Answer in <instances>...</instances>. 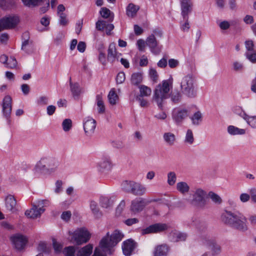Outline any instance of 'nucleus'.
I'll return each mask as SVG.
<instances>
[{
	"mask_svg": "<svg viewBox=\"0 0 256 256\" xmlns=\"http://www.w3.org/2000/svg\"><path fill=\"white\" fill-rule=\"evenodd\" d=\"M123 237V234L118 230H114L110 236L108 232L100 240V248L95 249L92 256H106L107 254H112V248L116 245Z\"/></svg>",
	"mask_w": 256,
	"mask_h": 256,
	"instance_id": "obj_1",
	"label": "nucleus"
},
{
	"mask_svg": "<svg viewBox=\"0 0 256 256\" xmlns=\"http://www.w3.org/2000/svg\"><path fill=\"white\" fill-rule=\"evenodd\" d=\"M222 222L239 230L246 231L248 230L247 218L239 212H232L226 211L222 216Z\"/></svg>",
	"mask_w": 256,
	"mask_h": 256,
	"instance_id": "obj_2",
	"label": "nucleus"
},
{
	"mask_svg": "<svg viewBox=\"0 0 256 256\" xmlns=\"http://www.w3.org/2000/svg\"><path fill=\"white\" fill-rule=\"evenodd\" d=\"M180 88L182 94L187 98H194L198 96L196 78L192 74H188L182 78Z\"/></svg>",
	"mask_w": 256,
	"mask_h": 256,
	"instance_id": "obj_3",
	"label": "nucleus"
},
{
	"mask_svg": "<svg viewBox=\"0 0 256 256\" xmlns=\"http://www.w3.org/2000/svg\"><path fill=\"white\" fill-rule=\"evenodd\" d=\"M170 86V82L168 80H164L162 84H160L156 86L154 90L153 101L161 110H163L166 100L168 98Z\"/></svg>",
	"mask_w": 256,
	"mask_h": 256,
	"instance_id": "obj_4",
	"label": "nucleus"
},
{
	"mask_svg": "<svg viewBox=\"0 0 256 256\" xmlns=\"http://www.w3.org/2000/svg\"><path fill=\"white\" fill-rule=\"evenodd\" d=\"M50 202L48 199L38 200L32 204V208L25 212V215L28 218L36 219L40 218L48 206Z\"/></svg>",
	"mask_w": 256,
	"mask_h": 256,
	"instance_id": "obj_5",
	"label": "nucleus"
},
{
	"mask_svg": "<svg viewBox=\"0 0 256 256\" xmlns=\"http://www.w3.org/2000/svg\"><path fill=\"white\" fill-rule=\"evenodd\" d=\"M152 202H160V204L168 205V201L164 198L146 200L142 198H137L132 201L130 210L134 214L142 212L146 205Z\"/></svg>",
	"mask_w": 256,
	"mask_h": 256,
	"instance_id": "obj_6",
	"label": "nucleus"
},
{
	"mask_svg": "<svg viewBox=\"0 0 256 256\" xmlns=\"http://www.w3.org/2000/svg\"><path fill=\"white\" fill-rule=\"evenodd\" d=\"M68 234L72 236L70 241L77 245L87 242L90 238V234L86 228H78L74 231H68Z\"/></svg>",
	"mask_w": 256,
	"mask_h": 256,
	"instance_id": "obj_7",
	"label": "nucleus"
},
{
	"mask_svg": "<svg viewBox=\"0 0 256 256\" xmlns=\"http://www.w3.org/2000/svg\"><path fill=\"white\" fill-rule=\"evenodd\" d=\"M192 198L186 199V201L192 205L202 207L206 204V192L201 188H196L192 191Z\"/></svg>",
	"mask_w": 256,
	"mask_h": 256,
	"instance_id": "obj_8",
	"label": "nucleus"
},
{
	"mask_svg": "<svg viewBox=\"0 0 256 256\" xmlns=\"http://www.w3.org/2000/svg\"><path fill=\"white\" fill-rule=\"evenodd\" d=\"M162 31L158 30H154L152 33L150 35L146 38V44L150 48V51L154 54H158L162 48V46L158 45V42L156 40V36L162 37Z\"/></svg>",
	"mask_w": 256,
	"mask_h": 256,
	"instance_id": "obj_9",
	"label": "nucleus"
},
{
	"mask_svg": "<svg viewBox=\"0 0 256 256\" xmlns=\"http://www.w3.org/2000/svg\"><path fill=\"white\" fill-rule=\"evenodd\" d=\"M20 18L16 16H6L0 20V32L4 29L14 28L19 22Z\"/></svg>",
	"mask_w": 256,
	"mask_h": 256,
	"instance_id": "obj_10",
	"label": "nucleus"
},
{
	"mask_svg": "<svg viewBox=\"0 0 256 256\" xmlns=\"http://www.w3.org/2000/svg\"><path fill=\"white\" fill-rule=\"evenodd\" d=\"M188 116V111L186 108H176L172 112V119L178 125L180 124Z\"/></svg>",
	"mask_w": 256,
	"mask_h": 256,
	"instance_id": "obj_11",
	"label": "nucleus"
},
{
	"mask_svg": "<svg viewBox=\"0 0 256 256\" xmlns=\"http://www.w3.org/2000/svg\"><path fill=\"white\" fill-rule=\"evenodd\" d=\"M96 121L90 116L86 118L83 120V127L86 135L92 136L96 128Z\"/></svg>",
	"mask_w": 256,
	"mask_h": 256,
	"instance_id": "obj_12",
	"label": "nucleus"
},
{
	"mask_svg": "<svg viewBox=\"0 0 256 256\" xmlns=\"http://www.w3.org/2000/svg\"><path fill=\"white\" fill-rule=\"evenodd\" d=\"M190 224L194 226L196 229L198 233L201 235L202 236L204 237L206 239L207 238V231H208V226L207 224L204 221H201L198 220L193 218L190 222Z\"/></svg>",
	"mask_w": 256,
	"mask_h": 256,
	"instance_id": "obj_13",
	"label": "nucleus"
},
{
	"mask_svg": "<svg viewBox=\"0 0 256 256\" xmlns=\"http://www.w3.org/2000/svg\"><path fill=\"white\" fill-rule=\"evenodd\" d=\"M2 106L3 116L7 120H8L10 117L12 109V98L10 96H4Z\"/></svg>",
	"mask_w": 256,
	"mask_h": 256,
	"instance_id": "obj_14",
	"label": "nucleus"
},
{
	"mask_svg": "<svg viewBox=\"0 0 256 256\" xmlns=\"http://www.w3.org/2000/svg\"><path fill=\"white\" fill-rule=\"evenodd\" d=\"M168 228V226L165 224L157 223L152 224L146 228L142 230V234H148L160 232L166 230Z\"/></svg>",
	"mask_w": 256,
	"mask_h": 256,
	"instance_id": "obj_15",
	"label": "nucleus"
},
{
	"mask_svg": "<svg viewBox=\"0 0 256 256\" xmlns=\"http://www.w3.org/2000/svg\"><path fill=\"white\" fill-rule=\"evenodd\" d=\"M11 240L16 248L18 250L22 249L28 242L26 236L22 234H16L12 236Z\"/></svg>",
	"mask_w": 256,
	"mask_h": 256,
	"instance_id": "obj_16",
	"label": "nucleus"
},
{
	"mask_svg": "<svg viewBox=\"0 0 256 256\" xmlns=\"http://www.w3.org/2000/svg\"><path fill=\"white\" fill-rule=\"evenodd\" d=\"M5 206L7 210L14 213L18 210L16 201L12 195H8L5 198Z\"/></svg>",
	"mask_w": 256,
	"mask_h": 256,
	"instance_id": "obj_17",
	"label": "nucleus"
},
{
	"mask_svg": "<svg viewBox=\"0 0 256 256\" xmlns=\"http://www.w3.org/2000/svg\"><path fill=\"white\" fill-rule=\"evenodd\" d=\"M136 247V243L132 240L130 239L123 242L122 249L124 254L126 256H130Z\"/></svg>",
	"mask_w": 256,
	"mask_h": 256,
	"instance_id": "obj_18",
	"label": "nucleus"
},
{
	"mask_svg": "<svg viewBox=\"0 0 256 256\" xmlns=\"http://www.w3.org/2000/svg\"><path fill=\"white\" fill-rule=\"evenodd\" d=\"M112 165L109 158H104L98 163V170L101 172H108L111 170Z\"/></svg>",
	"mask_w": 256,
	"mask_h": 256,
	"instance_id": "obj_19",
	"label": "nucleus"
},
{
	"mask_svg": "<svg viewBox=\"0 0 256 256\" xmlns=\"http://www.w3.org/2000/svg\"><path fill=\"white\" fill-rule=\"evenodd\" d=\"M121 54L116 52L114 44H110L108 52V60L113 62L116 60H118Z\"/></svg>",
	"mask_w": 256,
	"mask_h": 256,
	"instance_id": "obj_20",
	"label": "nucleus"
},
{
	"mask_svg": "<svg viewBox=\"0 0 256 256\" xmlns=\"http://www.w3.org/2000/svg\"><path fill=\"white\" fill-rule=\"evenodd\" d=\"M182 14L184 18H187L188 14L191 11L192 2L191 0H181Z\"/></svg>",
	"mask_w": 256,
	"mask_h": 256,
	"instance_id": "obj_21",
	"label": "nucleus"
},
{
	"mask_svg": "<svg viewBox=\"0 0 256 256\" xmlns=\"http://www.w3.org/2000/svg\"><path fill=\"white\" fill-rule=\"evenodd\" d=\"M47 171L54 172L58 166V162L52 158H42Z\"/></svg>",
	"mask_w": 256,
	"mask_h": 256,
	"instance_id": "obj_22",
	"label": "nucleus"
},
{
	"mask_svg": "<svg viewBox=\"0 0 256 256\" xmlns=\"http://www.w3.org/2000/svg\"><path fill=\"white\" fill-rule=\"evenodd\" d=\"M115 200L114 196H102L100 198V204L102 208H110L113 206Z\"/></svg>",
	"mask_w": 256,
	"mask_h": 256,
	"instance_id": "obj_23",
	"label": "nucleus"
},
{
	"mask_svg": "<svg viewBox=\"0 0 256 256\" xmlns=\"http://www.w3.org/2000/svg\"><path fill=\"white\" fill-rule=\"evenodd\" d=\"M146 192V187L140 182H134L132 194L135 196H141Z\"/></svg>",
	"mask_w": 256,
	"mask_h": 256,
	"instance_id": "obj_24",
	"label": "nucleus"
},
{
	"mask_svg": "<svg viewBox=\"0 0 256 256\" xmlns=\"http://www.w3.org/2000/svg\"><path fill=\"white\" fill-rule=\"evenodd\" d=\"M164 142L169 146L174 145L176 142V136L172 132H166L162 135Z\"/></svg>",
	"mask_w": 256,
	"mask_h": 256,
	"instance_id": "obj_25",
	"label": "nucleus"
},
{
	"mask_svg": "<svg viewBox=\"0 0 256 256\" xmlns=\"http://www.w3.org/2000/svg\"><path fill=\"white\" fill-rule=\"evenodd\" d=\"M139 10L140 6H138L136 5L133 3H130L126 6V14L129 18H134L136 16Z\"/></svg>",
	"mask_w": 256,
	"mask_h": 256,
	"instance_id": "obj_26",
	"label": "nucleus"
},
{
	"mask_svg": "<svg viewBox=\"0 0 256 256\" xmlns=\"http://www.w3.org/2000/svg\"><path fill=\"white\" fill-rule=\"evenodd\" d=\"M190 118L194 126H198L202 122L203 114L200 111L198 110L195 112Z\"/></svg>",
	"mask_w": 256,
	"mask_h": 256,
	"instance_id": "obj_27",
	"label": "nucleus"
},
{
	"mask_svg": "<svg viewBox=\"0 0 256 256\" xmlns=\"http://www.w3.org/2000/svg\"><path fill=\"white\" fill-rule=\"evenodd\" d=\"M168 252V247L166 244L156 246L154 252V256H166Z\"/></svg>",
	"mask_w": 256,
	"mask_h": 256,
	"instance_id": "obj_28",
	"label": "nucleus"
},
{
	"mask_svg": "<svg viewBox=\"0 0 256 256\" xmlns=\"http://www.w3.org/2000/svg\"><path fill=\"white\" fill-rule=\"evenodd\" d=\"M194 142V138L193 132L190 129L186 130L184 139V142L186 146H192Z\"/></svg>",
	"mask_w": 256,
	"mask_h": 256,
	"instance_id": "obj_29",
	"label": "nucleus"
},
{
	"mask_svg": "<svg viewBox=\"0 0 256 256\" xmlns=\"http://www.w3.org/2000/svg\"><path fill=\"white\" fill-rule=\"evenodd\" d=\"M46 171L47 170L46 168L45 164L44 163L43 159L41 158L40 160L36 163L34 168V173L35 174L38 175Z\"/></svg>",
	"mask_w": 256,
	"mask_h": 256,
	"instance_id": "obj_30",
	"label": "nucleus"
},
{
	"mask_svg": "<svg viewBox=\"0 0 256 256\" xmlns=\"http://www.w3.org/2000/svg\"><path fill=\"white\" fill-rule=\"evenodd\" d=\"M228 132L232 136L242 135L246 134V130L234 126H229L228 127Z\"/></svg>",
	"mask_w": 256,
	"mask_h": 256,
	"instance_id": "obj_31",
	"label": "nucleus"
},
{
	"mask_svg": "<svg viewBox=\"0 0 256 256\" xmlns=\"http://www.w3.org/2000/svg\"><path fill=\"white\" fill-rule=\"evenodd\" d=\"M96 104L98 113L104 114L106 108L102 94H98L96 96Z\"/></svg>",
	"mask_w": 256,
	"mask_h": 256,
	"instance_id": "obj_32",
	"label": "nucleus"
},
{
	"mask_svg": "<svg viewBox=\"0 0 256 256\" xmlns=\"http://www.w3.org/2000/svg\"><path fill=\"white\" fill-rule=\"evenodd\" d=\"M92 246L88 244L80 248L77 252V256H89L92 253Z\"/></svg>",
	"mask_w": 256,
	"mask_h": 256,
	"instance_id": "obj_33",
	"label": "nucleus"
},
{
	"mask_svg": "<svg viewBox=\"0 0 256 256\" xmlns=\"http://www.w3.org/2000/svg\"><path fill=\"white\" fill-rule=\"evenodd\" d=\"M176 188L180 193L185 194L189 192L190 188L186 182H180L176 184Z\"/></svg>",
	"mask_w": 256,
	"mask_h": 256,
	"instance_id": "obj_34",
	"label": "nucleus"
},
{
	"mask_svg": "<svg viewBox=\"0 0 256 256\" xmlns=\"http://www.w3.org/2000/svg\"><path fill=\"white\" fill-rule=\"evenodd\" d=\"M142 80V74L140 72H134L131 76V82L134 85L139 84Z\"/></svg>",
	"mask_w": 256,
	"mask_h": 256,
	"instance_id": "obj_35",
	"label": "nucleus"
},
{
	"mask_svg": "<svg viewBox=\"0 0 256 256\" xmlns=\"http://www.w3.org/2000/svg\"><path fill=\"white\" fill-rule=\"evenodd\" d=\"M134 183V181L132 180H125L123 182L122 184V190L132 194Z\"/></svg>",
	"mask_w": 256,
	"mask_h": 256,
	"instance_id": "obj_36",
	"label": "nucleus"
},
{
	"mask_svg": "<svg viewBox=\"0 0 256 256\" xmlns=\"http://www.w3.org/2000/svg\"><path fill=\"white\" fill-rule=\"evenodd\" d=\"M90 208L96 217L99 218L102 216V212L100 210L98 204L94 200L90 201Z\"/></svg>",
	"mask_w": 256,
	"mask_h": 256,
	"instance_id": "obj_37",
	"label": "nucleus"
},
{
	"mask_svg": "<svg viewBox=\"0 0 256 256\" xmlns=\"http://www.w3.org/2000/svg\"><path fill=\"white\" fill-rule=\"evenodd\" d=\"M108 97V102L112 105L116 104L118 98V96L114 88H112L110 90Z\"/></svg>",
	"mask_w": 256,
	"mask_h": 256,
	"instance_id": "obj_38",
	"label": "nucleus"
},
{
	"mask_svg": "<svg viewBox=\"0 0 256 256\" xmlns=\"http://www.w3.org/2000/svg\"><path fill=\"white\" fill-rule=\"evenodd\" d=\"M140 94L138 96H150L152 93L151 89L147 86L142 85L140 87Z\"/></svg>",
	"mask_w": 256,
	"mask_h": 256,
	"instance_id": "obj_39",
	"label": "nucleus"
},
{
	"mask_svg": "<svg viewBox=\"0 0 256 256\" xmlns=\"http://www.w3.org/2000/svg\"><path fill=\"white\" fill-rule=\"evenodd\" d=\"M15 3V0H0V7L6 9L13 6Z\"/></svg>",
	"mask_w": 256,
	"mask_h": 256,
	"instance_id": "obj_40",
	"label": "nucleus"
},
{
	"mask_svg": "<svg viewBox=\"0 0 256 256\" xmlns=\"http://www.w3.org/2000/svg\"><path fill=\"white\" fill-rule=\"evenodd\" d=\"M170 98L174 103H178L180 101L182 94L178 90H175L171 92Z\"/></svg>",
	"mask_w": 256,
	"mask_h": 256,
	"instance_id": "obj_41",
	"label": "nucleus"
},
{
	"mask_svg": "<svg viewBox=\"0 0 256 256\" xmlns=\"http://www.w3.org/2000/svg\"><path fill=\"white\" fill-rule=\"evenodd\" d=\"M244 120L250 127L256 128V116H250L247 114Z\"/></svg>",
	"mask_w": 256,
	"mask_h": 256,
	"instance_id": "obj_42",
	"label": "nucleus"
},
{
	"mask_svg": "<svg viewBox=\"0 0 256 256\" xmlns=\"http://www.w3.org/2000/svg\"><path fill=\"white\" fill-rule=\"evenodd\" d=\"M50 247L44 242H40L38 246V250L40 252L48 254L50 251Z\"/></svg>",
	"mask_w": 256,
	"mask_h": 256,
	"instance_id": "obj_43",
	"label": "nucleus"
},
{
	"mask_svg": "<svg viewBox=\"0 0 256 256\" xmlns=\"http://www.w3.org/2000/svg\"><path fill=\"white\" fill-rule=\"evenodd\" d=\"M176 180V176L174 172H170L168 173V180L167 182L168 185L172 186H174Z\"/></svg>",
	"mask_w": 256,
	"mask_h": 256,
	"instance_id": "obj_44",
	"label": "nucleus"
},
{
	"mask_svg": "<svg viewBox=\"0 0 256 256\" xmlns=\"http://www.w3.org/2000/svg\"><path fill=\"white\" fill-rule=\"evenodd\" d=\"M24 4L28 7H34L38 6L42 0H22Z\"/></svg>",
	"mask_w": 256,
	"mask_h": 256,
	"instance_id": "obj_45",
	"label": "nucleus"
},
{
	"mask_svg": "<svg viewBox=\"0 0 256 256\" xmlns=\"http://www.w3.org/2000/svg\"><path fill=\"white\" fill-rule=\"evenodd\" d=\"M62 127L64 132H68L72 127V120L69 118L64 120L62 122Z\"/></svg>",
	"mask_w": 256,
	"mask_h": 256,
	"instance_id": "obj_46",
	"label": "nucleus"
},
{
	"mask_svg": "<svg viewBox=\"0 0 256 256\" xmlns=\"http://www.w3.org/2000/svg\"><path fill=\"white\" fill-rule=\"evenodd\" d=\"M233 112L236 114L240 116L243 119L245 118L247 114L243 110L242 107L240 106H236L233 108Z\"/></svg>",
	"mask_w": 256,
	"mask_h": 256,
	"instance_id": "obj_47",
	"label": "nucleus"
},
{
	"mask_svg": "<svg viewBox=\"0 0 256 256\" xmlns=\"http://www.w3.org/2000/svg\"><path fill=\"white\" fill-rule=\"evenodd\" d=\"M75 252L76 249L74 246L66 247L63 250V253L66 256H74Z\"/></svg>",
	"mask_w": 256,
	"mask_h": 256,
	"instance_id": "obj_48",
	"label": "nucleus"
},
{
	"mask_svg": "<svg viewBox=\"0 0 256 256\" xmlns=\"http://www.w3.org/2000/svg\"><path fill=\"white\" fill-rule=\"evenodd\" d=\"M71 92L74 96H78L80 94V88L77 84H70Z\"/></svg>",
	"mask_w": 256,
	"mask_h": 256,
	"instance_id": "obj_49",
	"label": "nucleus"
},
{
	"mask_svg": "<svg viewBox=\"0 0 256 256\" xmlns=\"http://www.w3.org/2000/svg\"><path fill=\"white\" fill-rule=\"evenodd\" d=\"M48 97L47 96H40L36 100V103L39 106H44L48 104Z\"/></svg>",
	"mask_w": 256,
	"mask_h": 256,
	"instance_id": "obj_50",
	"label": "nucleus"
},
{
	"mask_svg": "<svg viewBox=\"0 0 256 256\" xmlns=\"http://www.w3.org/2000/svg\"><path fill=\"white\" fill-rule=\"evenodd\" d=\"M149 76L151 80L154 82H158V76L156 70L155 69L153 68H150V69Z\"/></svg>",
	"mask_w": 256,
	"mask_h": 256,
	"instance_id": "obj_51",
	"label": "nucleus"
},
{
	"mask_svg": "<svg viewBox=\"0 0 256 256\" xmlns=\"http://www.w3.org/2000/svg\"><path fill=\"white\" fill-rule=\"evenodd\" d=\"M246 58L252 62H256V52L255 51L246 52Z\"/></svg>",
	"mask_w": 256,
	"mask_h": 256,
	"instance_id": "obj_52",
	"label": "nucleus"
},
{
	"mask_svg": "<svg viewBox=\"0 0 256 256\" xmlns=\"http://www.w3.org/2000/svg\"><path fill=\"white\" fill-rule=\"evenodd\" d=\"M209 196L212 200L216 204H220L222 202V199L217 194L213 192H210L209 193Z\"/></svg>",
	"mask_w": 256,
	"mask_h": 256,
	"instance_id": "obj_53",
	"label": "nucleus"
},
{
	"mask_svg": "<svg viewBox=\"0 0 256 256\" xmlns=\"http://www.w3.org/2000/svg\"><path fill=\"white\" fill-rule=\"evenodd\" d=\"M100 13L101 16L104 18H108L110 16L111 12L110 10L105 7L101 8Z\"/></svg>",
	"mask_w": 256,
	"mask_h": 256,
	"instance_id": "obj_54",
	"label": "nucleus"
},
{
	"mask_svg": "<svg viewBox=\"0 0 256 256\" xmlns=\"http://www.w3.org/2000/svg\"><path fill=\"white\" fill-rule=\"evenodd\" d=\"M63 182L60 180H57L55 183L56 188H54V192L58 194L62 192Z\"/></svg>",
	"mask_w": 256,
	"mask_h": 256,
	"instance_id": "obj_55",
	"label": "nucleus"
},
{
	"mask_svg": "<svg viewBox=\"0 0 256 256\" xmlns=\"http://www.w3.org/2000/svg\"><path fill=\"white\" fill-rule=\"evenodd\" d=\"M17 65V62L16 59L12 56H10L8 58L7 62V67L8 68H12L16 67Z\"/></svg>",
	"mask_w": 256,
	"mask_h": 256,
	"instance_id": "obj_56",
	"label": "nucleus"
},
{
	"mask_svg": "<svg viewBox=\"0 0 256 256\" xmlns=\"http://www.w3.org/2000/svg\"><path fill=\"white\" fill-rule=\"evenodd\" d=\"M59 22L60 25L65 26L68 24V20L66 18V16L64 13H60L58 15Z\"/></svg>",
	"mask_w": 256,
	"mask_h": 256,
	"instance_id": "obj_57",
	"label": "nucleus"
},
{
	"mask_svg": "<svg viewBox=\"0 0 256 256\" xmlns=\"http://www.w3.org/2000/svg\"><path fill=\"white\" fill-rule=\"evenodd\" d=\"M126 80L125 74L122 72H120L116 76V82L118 84H122Z\"/></svg>",
	"mask_w": 256,
	"mask_h": 256,
	"instance_id": "obj_58",
	"label": "nucleus"
},
{
	"mask_svg": "<svg viewBox=\"0 0 256 256\" xmlns=\"http://www.w3.org/2000/svg\"><path fill=\"white\" fill-rule=\"evenodd\" d=\"M126 202L124 200H122L116 208V214L118 216L120 215L124 210Z\"/></svg>",
	"mask_w": 256,
	"mask_h": 256,
	"instance_id": "obj_59",
	"label": "nucleus"
},
{
	"mask_svg": "<svg viewBox=\"0 0 256 256\" xmlns=\"http://www.w3.org/2000/svg\"><path fill=\"white\" fill-rule=\"evenodd\" d=\"M174 234L177 241H184L187 238V234L185 233L176 232Z\"/></svg>",
	"mask_w": 256,
	"mask_h": 256,
	"instance_id": "obj_60",
	"label": "nucleus"
},
{
	"mask_svg": "<svg viewBox=\"0 0 256 256\" xmlns=\"http://www.w3.org/2000/svg\"><path fill=\"white\" fill-rule=\"evenodd\" d=\"M96 28L98 30H102L106 26V21L98 20L96 24Z\"/></svg>",
	"mask_w": 256,
	"mask_h": 256,
	"instance_id": "obj_61",
	"label": "nucleus"
},
{
	"mask_svg": "<svg viewBox=\"0 0 256 256\" xmlns=\"http://www.w3.org/2000/svg\"><path fill=\"white\" fill-rule=\"evenodd\" d=\"M72 216V213L70 211H66L62 212L61 215V218L66 222H68Z\"/></svg>",
	"mask_w": 256,
	"mask_h": 256,
	"instance_id": "obj_62",
	"label": "nucleus"
},
{
	"mask_svg": "<svg viewBox=\"0 0 256 256\" xmlns=\"http://www.w3.org/2000/svg\"><path fill=\"white\" fill-rule=\"evenodd\" d=\"M168 64L170 68H173L177 67L178 66L179 62L177 60L170 58L168 60Z\"/></svg>",
	"mask_w": 256,
	"mask_h": 256,
	"instance_id": "obj_63",
	"label": "nucleus"
},
{
	"mask_svg": "<svg viewBox=\"0 0 256 256\" xmlns=\"http://www.w3.org/2000/svg\"><path fill=\"white\" fill-rule=\"evenodd\" d=\"M250 195L251 200L256 203V188H252L250 190Z\"/></svg>",
	"mask_w": 256,
	"mask_h": 256,
	"instance_id": "obj_64",
	"label": "nucleus"
}]
</instances>
